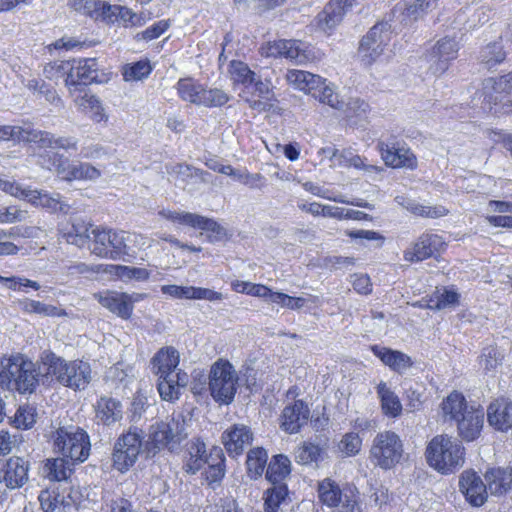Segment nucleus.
<instances>
[{
    "label": "nucleus",
    "instance_id": "9",
    "mask_svg": "<svg viewBox=\"0 0 512 512\" xmlns=\"http://www.w3.org/2000/svg\"><path fill=\"white\" fill-rule=\"evenodd\" d=\"M43 158L47 157L50 166L49 170L54 168L57 175L64 181H95L102 175L101 171L89 162H70V160L57 152L47 153Z\"/></svg>",
    "mask_w": 512,
    "mask_h": 512
},
{
    "label": "nucleus",
    "instance_id": "5",
    "mask_svg": "<svg viewBox=\"0 0 512 512\" xmlns=\"http://www.w3.org/2000/svg\"><path fill=\"white\" fill-rule=\"evenodd\" d=\"M53 451L71 462H84L90 454L88 434L79 427H59L51 435Z\"/></svg>",
    "mask_w": 512,
    "mask_h": 512
},
{
    "label": "nucleus",
    "instance_id": "29",
    "mask_svg": "<svg viewBox=\"0 0 512 512\" xmlns=\"http://www.w3.org/2000/svg\"><path fill=\"white\" fill-rule=\"evenodd\" d=\"M70 96L78 110L88 115L92 121L100 123L108 120V116L97 96L88 93L87 90Z\"/></svg>",
    "mask_w": 512,
    "mask_h": 512
},
{
    "label": "nucleus",
    "instance_id": "34",
    "mask_svg": "<svg viewBox=\"0 0 512 512\" xmlns=\"http://www.w3.org/2000/svg\"><path fill=\"white\" fill-rule=\"evenodd\" d=\"M465 396L459 391H452L441 403V411L445 421L456 422L462 415L471 409Z\"/></svg>",
    "mask_w": 512,
    "mask_h": 512
},
{
    "label": "nucleus",
    "instance_id": "57",
    "mask_svg": "<svg viewBox=\"0 0 512 512\" xmlns=\"http://www.w3.org/2000/svg\"><path fill=\"white\" fill-rule=\"evenodd\" d=\"M19 306L25 313H35L43 316H60L64 314L60 309L53 305H48L32 299L19 301Z\"/></svg>",
    "mask_w": 512,
    "mask_h": 512
},
{
    "label": "nucleus",
    "instance_id": "23",
    "mask_svg": "<svg viewBox=\"0 0 512 512\" xmlns=\"http://www.w3.org/2000/svg\"><path fill=\"white\" fill-rule=\"evenodd\" d=\"M378 149L387 166L410 170H414L417 167V158L409 148L396 147L395 145L380 141Z\"/></svg>",
    "mask_w": 512,
    "mask_h": 512
},
{
    "label": "nucleus",
    "instance_id": "59",
    "mask_svg": "<svg viewBox=\"0 0 512 512\" xmlns=\"http://www.w3.org/2000/svg\"><path fill=\"white\" fill-rule=\"evenodd\" d=\"M229 95L222 89L219 88H206L204 86L202 92V101L200 106L205 107H221L229 101Z\"/></svg>",
    "mask_w": 512,
    "mask_h": 512
},
{
    "label": "nucleus",
    "instance_id": "50",
    "mask_svg": "<svg viewBox=\"0 0 512 512\" xmlns=\"http://www.w3.org/2000/svg\"><path fill=\"white\" fill-rule=\"evenodd\" d=\"M229 73L233 83L242 84L246 88L249 85H252V82L255 81L256 73L242 61H231L229 65Z\"/></svg>",
    "mask_w": 512,
    "mask_h": 512
},
{
    "label": "nucleus",
    "instance_id": "35",
    "mask_svg": "<svg viewBox=\"0 0 512 512\" xmlns=\"http://www.w3.org/2000/svg\"><path fill=\"white\" fill-rule=\"evenodd\" d=\"M382 413L389 418H398L402 414V403L398 395L381 381L376 387Z\"/></svg>",
    "mask_w": 512,
    "mask_h": 512
},
{
    "label": "nucleus",
    "instance_id": "39",
    "mask_svg": "<svg viewBox=\"0 0 512 512\" xmlns=\"http://www.w3.org/2000/svg\"><path fill=\"white\" fill-rule=\"evenodd\" d=\"M102 271L115 276L124 282H128L130 280L147 281L150 278V271L146 268L140 267L108 264L104 266Z\"/></svg>",
    "mask_w": 512,
    "mask_h": 512
},
{
    "label": "nucleus",
    "instance_id": "53",
    "mask_svg": "<svg viewBox=\"0 0 512 512\" xmlns=\"http://www.w3.org/2000/svg\"><path fill=\"white\" fill-rule=\"evenodd\" d=\"M36 129L33 128H24L21 126H12V125H4L0 126V141H9L12 140L14 142H29L32 141V133H34Z\"/></svg>",
    "mask_w": 512,
    "mask_h": 512
},
{
    "label": "nucleus",
    "instance_id": "44",
    "mask_svg": "<svg viewBox=\"0 0 512 512\" xmlns=\"http://www.w3.org/2000/svg\"><path fill=\"white\" fill-rule=\"evenodd\" d=\"M74 463L64 456L48 459L45 464L46 476L54 481L66 480L72 472L71 466Z\"/></svg>",
    "mask_w": 512,
    "mask_h": 512
},
{
    "label": "nucleus",
    "instance_id": "17",
    "mask_svg": "<svg viewBox=\"0 0 512 512\" xmlns=\"http://www.w3.org/2000/svg\"><path fill=\"white\" fill-rule=\"evenodd\" d=\"M159 215L171 222L203 231H210L220 237L226 235L225 228L217 221L196 213L163 209L159 212Z\"/></svg>",
    "mask_w": 512,
    "mask_h": 512
},
{
    "label": "nucleus",
    "instance_id": "63",
    "mask_svg": "<svg viewBox=\"0 0 512 512\" xmlns=\"http://www.w3.org/2000/svg\"><path fill=\"white\" fill-rule=\"evenodd\" d=\"M71 64L66 61L50 62L44 66L43 73L49 80H58L63 76H67L70 71Z\"/></svg>",
    "mask_w": 512,
    "mask_h": 512
},
{
    "label": "nucleus",
    "instance_id": "16",
    "mask_svg": "<svg viewBox=\"0 0 512 512\" xmlns=\"http://www.w3.org/2000/svg\"><path fill=\"white\" fill-rule=\"evenodd\" d=\"M144 294H128L117 291H104L94 294V298L111 313L122 319H129L133 313V303L142 300Z\"/></svg>",
    "mask_w": 512,
    "mask_h": 512
},
{
    "label": "nucleus",
    "instance_id": "49",
    "mask_svg": "<svg viewBox=\"0 0 512 512\" xmlns=\"http://www.w3.org/2000/svg\"><path fill=\"white\" fill-rule=\"evenodd\" d=\"M152 72V66L148 59H141L137 62L125 64L122 67L123 79L126 82L140 81L147 78Z\"/></svg>",
    "mask_w": 512,
    "mask_h": 512
},
{
    "label": "nucleus",
    "instance_id": "25",
    "mask_svg": "<svg viewBox=\"0 0 512 512\" xmlns=\"http://www.w3.org/2000/svg\"><path fill=\"white\" fill-rule=\"evenodd\" d=\"M456 424L458 435L462 440L472 442L478 439L484 425L483 409L473 406L456 421Z\"/></svg>",
    "mask_w": 512,
    "mask_h": 512
},
{
    "label": "nucleus",
    "instance_id": "45",
    "mask_svg": "<svg viewBox=\"0 0 512 512\" xmlns=\"http://www.w3.org/2000/svg\"><path fill=\"white\" fill-rule=\"evenodd\" d=\"M290 460L285 455H276L268 464L266 478L274 485L283 481L290 474Z\"/></svg>",
    "mask_w": 512,
    "mask_h": 512
},
{
    "label": "nucleus",
    "instance_id": "21",
    "mask_svg": "<svg viewBox=\"0 0 512 512\" xmlns=\"http://www.w3.org/2000/svg\"><path fill=\"white\" fill-rule=\"evenodd\" d=\"M29 463L21 457H10L0 462V482L8 488L22 487L28 480Z\"/></svg>",
    "mask_w": 512,
    "mask_h": 512
},
{
    "label": "nucleus",
    "instance_id": "1",
    "mask_svg": "<svg viewBox=\"0 0 512 512\" xmlns=\"http://www.w3.org/2000/svg\"><path fill=\"white\" fill-rule=\"evenodd\" d=\"M179 361V352L172 346L161 348L151 359L152 370L158 376L157 388L165 401L177 400L181 388L189 383L188 374L177 369Z\"/></svg>",
    "mask_w": 512,
    "mask_h": 512
},
{
    "label": "nucleus",
    "instance_id": "7",
    "mask_svg": "<svg viewBox=\"0 0 512 512\" xmlns=\"http://www.w3.org/2000/svg\"><path fill=\"white\" fill-rule=\"evenodd\" d=\"M144 433L137 427H130L115 441L112 452L114 469L120 473L127 472L136 463L142 450Z\"/></svg>",
    "mask_w": 512,
    "mask_h": 512
},
{
    "label": "nucleus",
    "instance_id": "41",
    "mask_svg": "<svg viewBox=\"0 0 512 512\" xmlns=\"http://www.w3.org/2000/svg\"><path fill=\"white\" fill-rule=\"evenodd\" d=\"M38 499L44 512H65L70 506V497H66L58 490L41 491Z\"/></svg>",
    "mask_w": 512,
    "mask_h": 512
},
{
    "label": "nucleus",
    "instance_id": "48",
    "mask_svg": "<svg viewBox=\"0 0 512 512\" xmlns=\"http://www.w3.org/2000/svg\"><path fill=\"white\" fill-rule=\"evenodd\" d=\"M63 236L68 243L82 247L89 238V224L81 219H75L63 232Z\"/></svg>",
    "mask_w": 512,
    "mask_h": 512
},
{
    "label": "nucleus",
    "instance_id": "6",
    "mask_svg": "<svg viewBox=\"0 0 512 512\" xmlns=\"http://www.w3.org/2000/svg\"><path fill=\"white\" fill-rule=\"evenodd\" d=\"M185 437L184 421L173 417L169 421L151 425L145 449L153 456L165 448L174 451Z\"/></svg>",
    "mask_w": 512,
    "mask_h": 512
},
{
    "label": "nucleus",
    "instance_id": "18",
    "mask_svg": "<svg viewBox=\"0 0 512 512\" xmlns=\"http://www.w3.org/2000/svg\"><path fill=\"white\" fill-rule=\"evenodd\" d=\"M159 215L171 222L203 231H210L220 237L226 235L225 228L217 221L196 213L163 209L159 212Z\"/></svg>",
    "mask_w": 512,
    "mask_h": 512
},
{
    "label": "nucleus",
    "instance_id": "27",
    "mask_svg": "<svg viewBox=\"0 0 512 512\" xmlns=\"http://www.w3.org/2000/svg\"><path fill=\"white\" fill-rule=\"evenodd\" d=\"M97 423L110 426L123 418L122 403L111 396H101L94 404Z\"/></svg>",
    "mask_w": 512,
    "mask_h": 512
},
{
    "label": "nucleus",
    "instance_id": "37",
    "mask_svg": "<svg viewBox=\"0 0 512 512\" xmlns=\"http://www.w3.org/2000/svg\"><path fill=\"white\" fill-rule=\"evenodd\" d=\"M210 459V453L206 452V445L200 439L192 440L188 446V457L183 469L189 474H195L201 470Z\"/></svg>",
    "mask_w": 512,
    "mask_h": 512
},
{
    "label": "nucleus",
    "instance_id": "58",
    "mask_svg": "<svg viewBox=\"0 0 512 512\" xmlns=\"http://www.w3.org/2000/svg\"><path fill=\"white\" fill-rule=\"evenodd\" d=\"M36 422V409L30 405H22L17 409L12 423L18 429H30Z\"/></svg>",
    "mask_w": 512,
    "mask_h": 512
},
{
    "label": "nucleus",
    "instance_id": "3",
    "mask_svg": "<svg viewBox=\"0 0 512 512\" xmlns=\"http://www.w3.org/2000/svg\"><path fill=\"white\" fill-rule=\"evenodd\" d=\"M428 465L443 475L455 473L465 463V447L462 442L448 434L434 436L426 446Z\"/></svg>",
    "mask_w": 512,
    "mask_h": 512
},
{
    "label": "nucleus",
    "instance_id": "64",
    "mask_svg": "<svg viewBox=\"0 0 512 512\" xmlns=\"http://www.w3.org/2000/svg\"><path fill=\"white\" fill-rule=\"evenodd\" d=\"M343 111L345 112L346 117H358L362 118L367 115L370 111L369 104L360 98L351 99L347 104H345Z\"/></svg>",
    "mask_w": 512,
    "mask_h": 512
},
{
    "label": "nucleus",
    "instance_id": "33",
    "mask_svg": "<svg viewBox=\"0 0 512 512\" xmlns=\"http://www.w3.org/2000/svg\"><path fill=\"white\" fill-rule=\"evenodd\" d=\"M485 98L494 104L502 103L512 93V72L498 78H488L483 83Z\"/></svg>",
    "mask_w": 512,
    "mask_h": 512
},
{
    "label": "nucleus",
    "instance_id": "10",
    "mask_svg": "<svg viewBox=\"0 0 512 512\" xmlns=\"http://www.w3.org/2000/svg\"><path fill=\"white\" fill-rule=\"evenodd\" d=\"M238 377L229 362L214 363L209 375V389L216 402L229 404L237 391Z\"/></svg>",
    "mask_w": 512,
    "mask_h": 512
},
{
    "label": "nucleus",
    "instance_id": "61",
    "mask_svg": "<svg viewBox=\"0 0 512 512\" xmlns=\"http://www.w3.org/2000/svg\"><path fill=\"white\" fill-rule=\"evenodd\" d=\"M503 356L497 348L489 346L483 349L480 356L479 364L486 371L494 370L501 364Z\"/></svg>",
    "mask_w": 512,
    "mask_h": 512
},
{
    "label": "nucleus",
    "instance_id": "24",
    "mask_svg": "<svg viewBox=\"0 0 512 512\" xmlns=\"http://www.w3.org/2000/svg\"><path fill=\"white\" fill-rule=\"evenodd\" d=\"M460 491L473 506L479 507L487 499V486L474 471H464L459 479Z\"/></svg>",
    "mask_w": 512,
    "mask_h": 512
},
{
    "label": "nucleus",
    "instance_id": "32",
    "mask_svg": "<svg viewBox=\"0 0 512 512\" xmlns=\"http://www.w3.org/2000/svg\"><path fill=\"white\" fill-rule=\"evenodd\" d=\"M32 141L40 148L60 149L64 151H77L78 139L73 136H56L55 134L37 130L32 133Z\"/></svg>",
    "mask_w": 512,
    "mask_h": 512
},
{
    "label": "nucleus",
    "instance_id": "12",
    "mask_svg": "<svg viewBox=\"0 0 512 512\" xmlns=\"http://www.w3.org/2000/svg\"><path fill=\"white\" fill-rule=\"evenodd\" d=\"M93 242L91 252L101 258L117 260L127 253L126 239L123 232L112 229L96 228L92 230Z\"/></svg>",
    "mask_w": 512,
    "mask_h": 512
},
{
    "label": "nucleus",
    "instance_id": "54",
    "mask_svg": "<svg viewBox=\"0 0 512 512\" xmlns=\"http://www.w3.org/2000/svg\"><path fill=\"white\" fill-rule=\"evenodd\" d=\"M313 95V98L318 100L320 103L327 104L330 107L343 110L345 103L339 99L338 94L334 90V86L327 82L324 79V84H322Z\"/></svg>",
    "mask_w": 512,
    "mask_h": 512
},
{
    "label": "nucleus",
    "instance_id": "51",
    "mask_svg": "<svg viewBox=\"0 0 512 512\" xmlns=\"http://www.w3.org/2000/svg\"><path fill=\"white\" fill-rule=\"evenodd\" d=\"M268 455L263 448H254L247 455V470L251 478H257L264 472Z\"/></svg>",
    "mask_w": 512,
    "mask_h": 512
},
{
    "label": "nucleus",
    "instance_id": "22",
    "mask_svg": "<svg viewBox=\"0 0 512 512\" xmlns=\"http://www.w3.org/2000/svg\"><path fill=\"white\" fill-rule=\"evenodd\" d=\"M252 441L253 433L244 424H234L222 434L224 447L232 457L241 455L252 444Z\"/></svg>",
    "mask_w": 512,
    "mask_h": 512
},
{
    "label": "nucleus",
    "instance_id": "38",
    "mask_svg": "<svg viewBox=\"0 0 512 512\" xmlns=\"http://www.w3.org/2000/svg\"><path fill=\"white\" fill-rule=\"evenodd\" d=\"M348 10L341 0H330L317 16L319 26L324 30L333 29L342 22Z\"/></svg>",
    "mask_w": 512,
    "mask_h": 512
},
{
    "label": "nucleus",
    "instance_id": "20",
    "mask_svg": "<svg viewBox=\"0 0 512 512\" xmlns=\"http://www.w3.org/2000/svg\"><path fill=\"white\" fill-rule=\"evenodd\" d=\"M260 50L265 57H283L297 64H302L308 60L304 44L298 40L280 39L267 42Z\"/></svg>",
    "mask_w": 512,
    "mask_h": 512
},
{
    "label": "nucleus",
    "instance_id": "14",
    "mask_svg": "<svg viewBox=\"0 0 512 512\" xmlns=\"http://www.w3.org/2000/svg\"><path fill=\"white\" fill-rule=\"evenodd\" d=\"M98 81V63L94 58L81 59L76 66H70L65 78L69 95L85 91V87Z\"/></svg>",
    "mask_w": 512,
    "mask_h": 512
},
{
    "label": "nucleus",
    "instance_id": "56",
    "mask_svg": "<svg viewBox=\"0 0 512 512\" xmlns=\"http://www.w3.org/2000/svg\"><path fill=\"white\" fill-rule=\"evenodd\" d=\"M288 494L286 485H274L265 492L264 511L279 512L280 504L285 500Z\"/></svg>",
    "mask_w": 512,
    "mask_h": 512
},
{
    "label": "nucleus",
    "instance_id": "36",
    "mask_svg": "<svg viewBox=\"0 0 512 512\" xmlns=\"http://www.w3.org/2000/svg\"><path fill=\"white\" fill-rule=\"evenodd\" d=\"M487 490L502 495L512 488V468H493L485 474Z\"/></svg>",
    "mask_w": 512,
    "mask_h": 512
},
{
    "label": "nucleus",
    "instance_id": "8",
    "mask_svg": "<svg viewBox=\"0 0 512 512\" xmlns=\"http://www.w3.org/2000/svg\"><path fill=\"white\" fill-rule=\"evenodd\" d=\"M404 453L400 436L391 430L379 432L370 448V459L375 466L384 470L393 468Z\"/></svg>",
    "mask_w": 512,
    "mask_h": 512
},
{
    "label": "nucleus",
    "instance_id": "4",
    "mask_svg": "<svg viewBox=\"0 0 512 512\" xmlns=\"http://www.w3.org/2000/svg\"><path fill=\"white\" fill-rule=\"evenodd\" d=\"M40 359L46 367V375L65 387L83 390L91 381V368L87 362L66 361L48 350L42 352Z\"/></svg>",
    "mask_w": 512,
    "mask_h": 512
},
{
    "label": "nucleus",
    "instance_id": "62",
    "mask_svg": "<svg viewBox=\"0 0 512 512\" xmlns=\"http://www.w3.org/2000/svg\"><path fill=\"white\" fill-rule=\"evenodd\" d=\"M271 302L291 310H299L307 303V299L292 297L282 292H274Z\"/></svg>",
    "mask_w": 512,
    "mask_h": 512
},
{
    "label": "nucleus",
    "instance_id": "15",
    "mask_svg": "<svg viewBox=\"0 0 512 512\" xmlns=\"http://www.w3.org/2000/svg\"><path fill=\"white\" fill-rule=\"evenodd\" d=\"M459 50L458 42L454 38L444 37L437 41L427 54L429 71L434 76L445 73L450 62L456 59Z\"/></svg>",
    "mask_w": 512,
    "mask_h": 512
},
{
    "label": "nucleus",
    "instance_id": "31",
    "mask_svg": "<svg viewBox=\"0 0 512 512\" xmlns=\"http://www.w3.org/2000/svg\"><path fill=\"white\" fill-rule=\"evenodd\" d=\"M371 351L396 373L401 374L413 365L411 357L401 351L379 345L371 346Z\"/></svg>",
    "mask_w": 512,
    "mask_h": 512
},
{
    "label": "nucleus",
    "instance_id": "26",
    "mask_svg": "<svg viewBox=\"0 0 512 512\" xmlns=\"http://www.w3.org/2000/svg\"><path fill=\"white\" fill-rule=\"evenodd\" d=\"M310 410L302 400H296L292 405L286 406L280 417V427L283 431L298 433L309 419Z\"/></svg>",
    "mask_w": 512,
    "mask_h": 512
},
{
    "label": "nucleus",
    "instance_id": "42",
    "mask_svg": "<svg viewBox=\"0 0 512 512\" xmlns=\"http://www.w3.org/2000/svg\"><path fill=\"white\" fill-rule=\"evenodd\" d=\"M439 0H402L399 9L402 14L411 19L418 20L429 11L433 10Z\"/></svg>",
    "mask_w": 512,
    "mask_h": 512
},
{
    "label": "nucleus",
    "instance_id": "11",
    "mask_svg": "<svg viewBox=\"0 0 512 512\" xmlns=\"http://www.w3.org/2000/svg\"><path fill=\"white\" fill-rule=\"evenodd\" d=\"M391 26L387 22L375 24L366 35L362 37L358 47L361 62L370 66L380 59L391 41Z\"/></svg>",
    "mask_w": 512,
    "mask_h": 512
},
{
    "label": "nucleus",
    "instance_id": "19",
    "mask_svg": "<svg viewBox=\"0 0 512 512\" xmlns=\"http://www.w3.org/2000/svg\"><path fill=\"white\" fill-rule=\"evenodd\" d=\"M446 247L443 238L434 233H424L414 243L413 247L404 251V260L419 262L431 257H437Z\"/></svg>",
    "mask_w": 512,
    "mask_h": 512
},
{
    "label": "nucleus",
    "instance_id": "47",
    "mask_svg": "<svg viewBox=\"0 0 512 512\" xmlns=\"http://www.w3.org/2000/svg\"><path fill=\"white\" fill-rule=\"evenodd\" d=\"M326 456L325 448L312 442H304L295 453L297 463L309 465L322 461Z\"/></svg>",
    "mask_w": 512,
    "mask_h": 512
},
{
    "label": "nucleus",
    "instance_id": "28",
    "mask_svg": "<svg viewBox=\"0 0 512 512\" xmlns=\"http://www.w3.org/2000/svg\"><path fill=\"white\" fill-rule=\"evenodd\" d=\"M488 423L497 430L507 431L512 427V402L507 398L493 401L487 409Z\"/></svg>",
    "mask_w": 512,
    "mask_h": 512
},
{
    "label": "nucleus",
    "instance_id": "30",
    "mask_svg": "<svg viewBox=\"0 0 512 512\" xmlns=\"http://www.w3.org/2000/svg\"><path fill=\"white\" fill-rule=\"evenodd\" d=\"M28 202L34 206H39L52 213L67 214L71 206L63 199L59 193H48L43 190H32L28 193Z\"/></svg>",
    "mask_w": 512,
    "mask_h": 512
},
{
    "label": "nucleus",
    "instance_id": "52",
    "mask_svg": "<svg viewBox=\"0 0 512 512\" xmlns=\"http://www.w3.org/2000/svg\"><path fill=\"white\" fill-rule=\"evenodd\" d=\"M506 58V52L500 42H494L486 45L480 51L479 59L482 64L487 68H492L495 65L503 62Z\"/></svg>",
    "mask_w": 512,
    "mask_h": 512
},
{
    "label": "nucleus",
    "instance_id": "13",
    "mask_svg": "<svg viewBox=\"0 0 512 512\" xmlns=\"http://www.w3.org/2000/svg\"><path fill=\"white\" fill-rule=\"evenodd\" d=\"M320 501L329 507L340 505L337 512H358L356 495L351 490H341L339 485L326 478L318 485Z\"/></svg>",
    "mask_w": 512,
    "mask_h": 512
},
{
    "label": "nucleus",
    "instance_id": "46",
    "mask_svg": "<svg viewBox=\"0 0 512 512\" xmlns=\"http://www.w3.org/2000/svg\"><path fill=\"white\" fill-rule=\"evenodd\" d=\"M206 465L204 474L209 483L220 481L224 477V454L221 448L213 447L210 450V459Z\"/></svg>",
    "mask_w": 512,
    "mask_h": 512
},
{
    "label": "nucleus",
    "instance_id": "60",
    "mask_svg": "<svg viewBox=\"0 0 512 512\" xmlns=\"http://www.w3.org/2000/svg\"><path fill=\"white\" fill-rule=\"evenodd\" d=\"M362 440L357 433L345 434L338 444L339 451L345 456H354L359 453Z\"/></svg>",
    "mask_w": 512,
    "mask_h": 512
},
{
    "label": "nucleus",
    "instance_id": "2",
    "mask_svg": "<svg viewBox=\"0 0 512 512\" xmlns=\"http://www.w3.org/2000/svg\"><path fill=\"white\" fill-rule=\"evenodd\" d=\"M40 376L36 364L23 355L0 360V386L4 389L32 394L39 385Z\"/></svg>",
    "mask_w": 512,
    "mask_h": 512
},
{
    "label": "nucleus",
    "instance_id": "55",
    "mask_svg": "<svg viewBox=\"0 0 512 512\" xmlns=\"http://www.w3.org/2000/svg\"><path fill=\"white\" fill-rule=\"evenodd\" d=\"M26 87L34 93L44 96L49 103L56 107L63 106V102L56 90L45 81L41 79H31L27 82Z\"/></svg>",
    "mask_w": 512,
    "mask_h": 512
},
{
    "label": "nucleus",
    "instance_id": "40",
    "mask_svg": "<svg viewBox=\"0 0 512 512\" xmlns=\"http://www.w3.org/2000/svg\"><path fill=\"white\" fill-rule=\"evenodd\" d=\"M176 89L183 101L200 106L204 85L192 78H181L176 84Z\"/></svg>",
    "mask_w": 512,
    "mask_h": 512
},
{
    "label": "nucleus",
    "instance_id": "43",
    "mask_svg": "<svg viewBox=\"0 0 512 512\" xmlns=\"http://www.w3.org/2000/svg\"><path fill=\"white\" fill-rule=\"evenodd\" d=\"M395 201L410 211L412 214L421 217L439 218L445 216L448 213V210L444 206H424L414 201L406 200L401 196H397Z\"/></svg>",
    "mask_w": 512,
    "mask_h": 512
}]
</instances>
